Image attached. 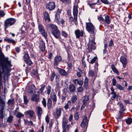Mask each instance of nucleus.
I'll list each match as a JSON object with an SVG mask.
<instances>
[{
  "instance_id": "obj_24",
  "label": "nucleus",
  "mask_w": 132,
  "mask_h": 132,
  "mask_svg": "<svg viewBox=\"0 0 132 132\" xmlns=\"http://www.w3.org/2000/svg\"><path fill=\"white\" fill-rule=\"evenodd\" d=\"M59 72L63 76H67L68 75V73L63 69H60Z\"/></svg>"
},
{
  "instance_id": "obj_27",
  "label": "nucleus",
  "mask_w": 132,
  "mask_h": 132,
  "mask_svg": "<svg viewBox=\"0 0 132 132\" xmlns=\"http://www.w3.org/2000/svg\"><path fill=\"white\" fill-rule=\"evenodd\" d=\"M69 88L70 92L72 93L76 89L75 87L73 84H71L69 85Z\"/></svg>"
},
{
  "instance_id": "obj_21",
  "label": "nucleus",
  "mask_w": 132,
  "mask_h": 132,
  "mask_svg": "<svg viewBox=\"0 0 132 132\" xmlns=\"http://www.w3.org/2000/svg\"><path fill=\"white\" fill-rule=\"evenodd\" d=\"M35 87L32 84L30 85L29 87L28 92L29 94H32L35 92Z\"/></svg>"
},
{
  "instance_id": "obj_14",
  "label": "nucleus",
  "mask_w": 132,
  "mask_h": 132,
  "mask_svg": "<svg viewBox=\"0 0 132 132\" xmlns=\"http://www.w3.org/2000/svg\"><path fill=\"white\" fill-rule=\"evenodd\" d=\"M62 59L61 56H56L54 59L53 63L54 65L56 66L57 65L59 62L61 61Z\"/></svg>"
},
{
  "instance_id": "obj_43",
  "label": "nucleus",
  "mask_w": 132,
  "mask_h": 132,
  "mask_svg": "<svg viewBox=\"0 0 132 132\" xmlns=\"http://www.w3.org/2000/svg\"><path fill=\"white\" fill-rule=\"evenodd\" d=\"M71 102L70 101H68L67 104L64 106V108L65 109H67L69 108V106L71 104Z\"/></svg>"
},
{
  "instance_id": "obj_45",
  "label": "nucleus",
  "mask_w": 132,
  "mask_h": 132,
  "mask_svg": "<svg viewBox=\"0 0 132 132\" xmlns=\"http://www.w3.org/2000/svg\"><path fill=\"white\" fill-rule=\"evenodd\" d=\"M57 75H55V72H53L51 76V81H53L55 78V76L56 77V76Z\"/></svg>"
},
{
  "instance_id": "obj_63",
  "label": "nucleus",
  "mask_w": 132,
  "mask_h": 132,
  "mask_svg": "<svg viewBox=\"0 0 132 132\" xmlns=\"http://www.w3.org/2000/svg\"><path fill=\"white\" fill-rule=\"evenodd\" d=\"M87 104H86L85 103H83V104L82 105L81 108V110H82L83 109H84L85 108V107L86 105Z\"/></svg>"
},
{
  "instance_id": "obj_30",
  "label": "nucleus",
  "mask_w": 132,
  "mask_h": 132,
  "mask_svg": "<svg viewBox=\"0 0 132 132\" xmlns=\"http://www.w3.org/2000/svg\"><path fill=\"white\" fill-rule=\"evenodd\" d=\"M77 99V96L76 95L73 94L71 98V101L72 103H75Z\"/></svg>"
},
{
  "instance_id": "obj_16",
  "label": "nucleus",
  "mask_w": 132,
  "mask_h": 132,
  "mask_svg": "<svg viewBox=\"0 0 132 132\" xmlns=\"http://www.w3.org/2000/svg\"><path fill=\"white\" fill-rule=\"evenodd\" d=\"M120 61L123 65V67L125 68L127 63V60L126 58L123 56H122L120 58Z\"/></svg>"
},
{
  "instance_id": "obj_61",
  "label": "nucleus",
  "mask_w": 132,
  "mask_h": 132,
  "mask_svg": "<svg viewBox=\"0 0 132 132\" xmlns=\"http://www.w3.org/2000/svg\"><path fill=\"white\" fill-rule=\"evenodd\" d=\"M101 1L102 2L105 4H109L108 0H101Z\"/></svg>"
},
{
  "instance_id": "obj_22",
  "label": "nucleus",
  "mask_w": 132,
  "mask_h": 132,
  "mask_svg": "<svg viewBox=\"0 0 132 132\" xmlns=\"http://www.w3.org/2000/svg\"><path fill=\"white\" fill-rule=\"evenodd\" d=\"M37 111V114L38 117L40 118L43 113L42 109L41 107L38 106L36 107Z\"/></svg>"
},
{
  "instance_id": "obj_2",
  "label": "nucleus",
  "mask_w": 132,
  "mask_h": 132,
  "mask_svg": "<svg viewBox=\"0 0 132 132\" xmlns=\"http://www.w3.org/2000/svg\"><path fill=\"white\" fill-rule=\"evenodd\" d=\"M86 28L87 30L93 36H95V28L94 26L91 22L86 23Z\"/></svg>"
},
{
  "instance_id": "obj_56",
  "label": "nucleus",
  "mask_w": 132,
  "mask_h": 132,
  "mask_svg": "<svg viewBox=\"0 0 132 132\" xmlns=\"http://www.w3.org/2000/svg\"><path fill=\"white\" fill-rule=\"evenodd\" d=\"M45 120L47 123H49L50 120V118L48 115L46 116V117Z\"/></svg>"
},
{
  "instance_id": "obj_36",
  "label": "nucleus",
  "mask_w": 132,
  "mask_h": 132,
  "mask_svg": "<svg viewBox=\"0 0 132 132\" xmlns=\"http://www.w3.org/2000/svg\"><path fill=\"white\" fill-rule=\"evenodd\" d=\"M13 117L12 115H10L7 118V121L10 123H11L13 120Z\"/></svg>"
},
{
  "instance_id": "obj_60",
  "label": "nucleus",
  "mask_w": 132,
  "mask_h": 132,
  "mask_svg": "<svg viewBox=\"0 0 132 132\" xmlns=\"http://www.w3.org/2000/svg\"><path fill=\"white\" fill-rule=\"evenodd\" d=\"M5 15V13L3 11H0V17H3Z\"/></svg>"
},
{
  "instance_id": "obj_34",
  "label": "nucleus",
  "mask_w": 132,
  "mask_h": 132,
  "mask_svg": "<svg viewBox=\"0 0 132 132\" xmlns=\"http://www.w3.org/2000/svg\"><path fill=\"white\" fill-rule=\"evenodd\" d=\"M95 75V73L93 70H90L88 72V76L89 77H93Z\"/></svg>"
},
{
  "instance_id": "obj_20",
  "label": "nucleus",
  "mask_w": 132,
  "mask_h": 132,
  "mask_svg": "<svg viewBox=\"0 0 132 132\" xmlns=\"http://www.w3.org/2000/svg\"><path fill=\"white\" fill-rule=\"evenodd\" d=\"M51 97L53 100V104L55 105L57 101L56 96L54 92H52L51 94Z\"/></svg>"
},
{
  "instance_id": "obj_1",
  "label": "nucleus",
  "mask_w": 132,
  "mask_h": 132,
  "mask_svg": "<svg viewBox=\"0 0 132 132\" xmlns=\"http://www.w3.org/2000/svg\"><path fill=\"white\" fill-rule=\"evenodd\" d=\"M12 66L11 63L0 66V85H2L3 83L4 85V93L5 94L7 92L5 87L6 80L5 77L8 76V73L11 71V67Z\"/></svg>"
},
{
  "instance_id": "obj_55",
  "label": "nucleus",
  "mask_w": 132,
  "mask_h": 132,
  "mask_svg": "<svg viewBox=\"0 0 132 132\" xmlns=\"http://www.w3.org/2000/svg\"><path fill=\"white\" fill-rule=\"evenodd\" d=\"M77 83L79 85L82 86L83 84V82L82 80H79L78 79Z\"/></svg>"
},
{
  "instance_id": "obj_42",
  "label": "nucleus",
  "mask_w": 132,
  "mask_h": 132,
  "mask_svg": "<svg viewBox=\"0 0 132 132\" xmlns=\"http://www.w3.org/2000/svg\"><path fill=\"white\" fill-rule=\"evenodd\" d=\"M116 87L117 89H118L120 90H124V88L120 84H117L116 85Z\"/></svg>"
},
{
  "instance_id": "obj_28",
  "label": "nucleus",
  "mask_w": 132,
  "mask_h": 132,
  "mask_svg": "<svg viewBox=\"0 0 132 132\" xmlns=\"http://www.w3.org/2000/svg\"><path fill=\"white\" fill-rule=\"evenodd\" d=\"M83 99L82 100V102L84 103H85L87 104L89 100L88 96H85L83 97Z\"/></svg>"
},
{
  "instance_id": "obj_40",
  "label": "nucleus",
  "mask_w": 132,
  "mask_h": 132,
  "mask_svg": "<svg viewBox=\"0 0 132 132\" xmlns=\"http://www.w3.org/2000/svg\"><path fill=\"white\" fill-rule=\"evenodd\" d=\"M126 123L128 125H130L132 123V119L131 118H128L126 119Z\"/></svg>"
},
{
  "instance_id": "obj_57",
  "label": "nucleus",
  "mask_w": 132,
  "mask_h": 132,
  "mask_svg": "<svg viewBox=\"0 0 132 132\" xmlns=\"http://www.w3.org/2000/svg\"><path fill=\"white\" fill-rule=\"evenodd\" d=\"M62 35L63 36L65 37H67L68 36L67 34L64 31H62Z\"/></svg>"
},
{
  "instance_id": "obj_4",
  "label": "nucleus",
  "mask_w": 132,
  "mask_h": 132,
  "mask_svg": "<svg viewBox=\"0 0 132 132\" xmlns=\"http://www.w3.org/2000/svg\"><path fill=\"white\" fill-rule=\"evenodd\" d=\"M78 6L77 5H75L74 6L73 9V13L74 18L71 16L69 17V20L70 22L74 21L75 20L76 23L77 22V15L78 14Z\"/></svg>"
},
{
  "instance_id": "obj_41",
  "label": "nucleus",
  "mask_w": 132,
  "mask_h": 132,
  "mask_svg": "<svg viewBox=\"0 0 132 132\" xmlns=\"http://www.w3.org/2000/svg\"><path fill=\"white\" fill-rule=\"evenodd\" d=\"M119 106L120 108V111L121 112L124 111L125 109L123 105L121 103H119Z\"/></svg>"
},
{
  "instance_id": "obj_17",
  "label": "nucleus",
  "mask_w": 132,
  "mask_h": 132,
  "mask_svg": "<svg viewBox=\"0 0 132 132\" xmlns=\"http://www.w3.org/2000/svg\"><path fill=\"white\" fill-rule=\"evenodd\" d=\"M55 20L58 24H60L61 23L62 24L64 23V20L60 18V16H55Z\"/></svg>"
},
{
  "instance_id": "obj_23",
  "label": "nucleus",
  "mask_w": 132,
  "mask_h": 132,
  "mask_svg": "<svg viewBox=\"0 0 132 132\" xmlns=\"http://www.w3.org/2000/svg\"><path fill=\"white\" fill-rule=\"evenodd\" d=\"M111 94L113 95L111 97V99L112 100H113L116 97L117 94H116V92H114V89L113 87H111Z\"/></svg>"
},
{
  "instance_id": "obj_10",
  "label": "nucleus",
  "mask_w": 132,
  "mask_h": 132,
  "mask_svg": "<svg viewBox=\"0 0 132 132\" xmlns=\"http://www.w3.org/2000/svg\"><path fill=\"white\" fill-rule=\"evenodd\" d=\"M5 103L1 98H0V114H2L1 113H4L5 106Z\"/></svg>"
},
{
  "instance_id": "obj_9",
  "label": "nucleus",
  "mask_w": 132,
  "mask_h": 132,
  "mask_svg": "<svg viewBox=\"0 0 132 132\" xmlns=\"http://www.w3.org/2000/svg\"><path fill=\"white\" fill-rule=\"evenodd\" d=\"M39 31L42 34V35L45 38H47V32L44 29L43 26L41 24H39L38 26Z\"/></svg>"
},
{
  "instance_id": "obj_8",
  "label": "nucleus",
  "mask_w": 132,
  "mask_h": 132,
  "mask_svg": "<svg viewBox=\"0 0 132 132\" xmlns=\"http://www.w3.org/2000/svg\"><path fill=\"white\" fill-rule=\"evenodd\" d=\"M24 55L23 58L24 61L28 65H31L32 63L30 59L28 54L26 52H24Z\"/></svg>"
},
{
  "instance_id": "obj_7",
  "label": "nucleus",
  "mask_w": 132,
  "mask_h": 132,
  "mask_svg": "<svg viewBox=\"0 0 132 132\" xmlns=\"http://www.w3.org/2000/svg\"><path fill=\"white\" fill-rule=\"evenodd\" d=\"M63 110L62 108H57L56 109V112L53 113L54 118L56 119L59 118L61 116L62 111Z\"/></svg>"
},
{
  "instance_id": "obj_15",
  "label": "nucleus",
  "mask_w": 132,
  "mask_h": 132,
  "mask_svg": "<svg viewBox=\"0 0 132 132\" xmlns=\"http://www.w3.org/2000/svg\"><path fill=\"white\" fill-rule=\"evenodd\" d=\"M39 48L42 52H44L45 50V44L42 40H41L39 43Z\"/></svg>"
},
{
  "instance_id": "obj_3",
  "label": "nucleus",
  "mask_w": 132,
  "mask_h": 132,
  "mask_svg": "<svg viewBox=\"0 0 132 132\" xmlns=\"http://www.w3.org/2000/svg\"><path fill=\"white\" fill-rule=\"evenodd\" d=\"M95 37L93 36V37H90L89 39V42L88 44V49L90 51L92 50H94L95 49L96 43L95 42Z\"/></svg>"
},
{
  "instance_id": "obj_38",
  "label": "nucleus",
  "mask_w": 132,
  "mask_h": 132,
  "mask_svg": "<svg viewBox=\"0 0 132 132\" xmlns=\"http://www.w3.org/2000/svg\"><path fill=\"white\" fill-rule=\"evenodd\" d=\"M8 104L9 105L12 106L14 105V99H11L9 100L8 101Z\"/></svg>"
},
{
  "instance_id": "obj_44",
  "label": "nucleus",
  "mask_w": 132,
  "mask_h": 132,
  "mask_svg": "<svg viewBox=\"0 0 132 132\" xmlns=\"http://www.w3.org/2000/svg\"><path fill=\"white\" fill-rule=\"evenodd\" d=\"M74 118L75 120H78L79 119V115L78 112H76L75 114Z\"/></svg>"
},
{
  "instance_id": "obj_49",
  "label": "nucleus",
  "mask_w": 132,
  "mask_h": 132,
  "mask_svg": "<svg viewBox=\"0 0 132 132\" xmlns=\"http://www.w3.org/2000/svg\"><path fill=\"white\" fill-rule=\"evenodd\" d=\"M42 103L44 107L45 108L46 106V103L45 99V98H43V100L42 101Z\"/></svg>"
},
{
  "instance_id": "obj_5",
  "label": "nucleus",
  "mask_w": 132,
  "mask_h": 132,
  "mask_svg": "<svg viewBox=\"0 0 132 132\" xmlns=\"http://www.w3.org/2000/svg\"><path fill=\"white\" fill-rule=\"evenodd\" d=\"M16 21L15 19L10 18L7 19L4 22V29L5 30L9 26L13 25Z\"/></svg>"
},
{
  "instance_id": "obj_48",
  "label": "nucleus",
  "mask_w": 132,
  "mask_h": 132,
  "mask_svg": "<svg viewBox=\"0 0 132 132\" xmlns=\"http://www.w3.org/2000/svg\"><path fill=\"white\" fill-rule=\"evenodd\" d=\"M23 98L24 103L25 104H27L28 102V100L27 99V97L26 96L24 95L23 96Z\"/></svg>"
},
{
  "instance_id": "obj_62",
  "label": "nucleus",
  "mask_w": 132,
  "mask_h": 132,
  "mask_svg": "<svg viewBox=\"0 0 132 132\" xmlns=\"http://www.w3.org/2000/svg\"><path fill=\"white\" fill-rule=\"evenodd\" d=\"M73 118V115L72 114H71L69 118V120L70 122H71Z\"/></svg>"
},
{
  "instance_id": "obj_50",
  "label": "nucleus",
  "mask_w": 132,
  "mask_h": 132,
  "mask_svg": "<svg viewBox=\"0 0 132 132\" xmlns=\"http://www.w3.org/2000/svg\"><path fill=\"white\" fill-rule=\"evenodd\" d=\"M83 89L82 87H80L77 88V91L78 93H81L83 91Z\"/></svg>"
},
{
  "instance_id": "obj_11",
  "label": "nucleus",
  "mask_w": 132,
  "mask_h": 132,
  "mask_svg": "<svg viewBox=\"0 0 132 132\" xmlns=\"http://www.w3.org/2000/svg\"><path fill=\"white\" fill-rule=\"evenodd\" d=\"M47 9L50 11H52L54 10L55 7V4L54 2H50L46 5Z\"/></svg>"
},
{
  "instance_id": "obj_37",
  "label": "nucleus",
  "mask_w": 132,
  "mask_h": 132,
  "mask_svg": "<svg viewBox=\"0 0 132 132\" xmlns=\"http://www.w3.org/2000/svg\"><path fill=\"white\" fill-rule=\"evenodd\" d=\"M111 68L113 71L116 73L118 74L119 72L117 70V69L115 67V66L114 64H112L111 65Z\"/></svg>"
},
{
  "instance_id": "obj_35",
  "label": "nucleus",
  "mask_w": 132,
  "mask_h": 132,
  "mask_svg": "<svg viewBox=\"0 0 132 132\" xmlns=\"http://www.w3.org/2000/svg\"><path fill=\"white\" fill-rule=\"evenodd\" d=\"M88 79L87 77H85V79L84 81V86L87 89L88 87Z\"/></svg>"
},
{
  "instance_id": "obj_33",
  "label": "nucleus",
  "mask_w": 132,
  "mask_h": 132,
  "mask_svg": "<svg viewBox=\"0 0 132 132\" xmlns=\"http://www.w3.org/2000/svg\"><path fill=\"white\" fill-rule=\"evenodd\" d=\"M79 71L77 72V76L79 78H80V79L82 78V77L81 75L82 73V71L79 69Z\"/></svg>"
},
{
  "instance_id": "obj_59",
  "label": "nucleus",
  "mask_w": 132,
  "mask_h": 132,
  "mask_svg": "<svg viewBox=\"0 0 132 132\" xmlns=\"http://www.w3.org/2000/svg\"><path fill=\"white\" fill-rule=\"evenodd\" d=\"M66 96L65 94L63 95L61 97V99L62 100V101L64 102Z\"/></svg>"
},
{
  "instance_id": "obj_53",
  "label": "nucleus",
  "mask_w": 132,
  "mask_h": 132,
  "mask_svg": "<svg viewBox=\"0 0 132 132\" xmlns=\"http://www.w3.org/2000/svg\"><path fill=\"white\" fill-rule=\"evenodd\" d=\"M51 88V87L50 86H49L48 87L47 90V93L48 95L50 93Z\"/></svg>"
},
{
  "instance_id": "obj_32",
  "label": "nucleus",
  "mask_w": 132,
  "mask_h": 132,
  "mask_svg": "<svg viewBox=\"0 0 132 132\" xmlns=\"http://www.w3.org/2000/svg\"><path fill=\"white\" fill-rule=\"evenodd\" d=\"M5 41L7 42L8 43H11L13 44H15L16 43L12 39H10L8 38H6L4 39Z\"/></svg>"
},
{
  "instance_id": "obj_6",
  "label": "nucleus",
  "mask_w": 132,
  "mask_h": 132,
  "mask_svg": "<svg viewBox=\"0 0 132 132\" xmlns=\"http://www.w3.org/2000/svg\"><path fill=\"white\" fill-rule=\"evenodd\" d=\"M54 36L57 38H59L60 35V32L57 29V27L55 25L52 24L50 25Z\"/></svg>"
},
{
  "instance_id": "obj_12",
  "label": "nucleus",
  "mask_w": 132,
  "mask_h": 132,
  "mask_svg": "<svg viewBox=\"0 0 132 132\" xmlns=\"http://www.w3.org/2000/svg\"><path fill=\"white\" fill-rule=\"evenodd\" d=\"M24 114L27 116H29L30 118L34 117L35 115V112L32 110H30L26 111Z\"/></svg>"
},
{
  "instance_id": "obj_29",
  "label": "nucleus",
  "mask_w": 132,
  "mask_h": 132,
  "mask_svg": "<svg viewBox=\"0 0 132 132\" xmlns=\"http://www.w3.org/2000/svg\"><path fill=\"white\" fill-rule=\"evenodd\" d=\"M89 60V62L90 64H93L94 63L96 60H98V58L97 56H95L93 59L90 58Z\"/></svg>"
},
{
  "instance_id": "obj_13",
  "label": "nucleus",
  "mask_w": 132,
  "mask_h": 132,
  "mask_svg": "<svg viewBox=\"0 0 132 132\" xmlns=\"http://www.w3.org/2000/svg\"><path fill=\"white\" fill-rule=\"evenodd\" d=\"M75 33L77 38H79L80 37H82L84 36V32L82 30L77 29L75 31Z\"/></svg>"
},
{
  "instance_id": "obj_18",
  "label": "nucleus",
  "mask_w": 132,
  "mask_h": 132,
  "mask_svg": "<svg viewBox=\"0 0 132 132\" xmlns=\"http://www.w3.org/2000/svg\"><path fill=\"white\" fill-rule=\"evenodd\" d=\"M40 97L38 94H34L32 96L31 100L32 101L37 102L39 101Z\"/></svg>"
},
{
  "instance_id": "obj_39",
  "label": "nucleus",
  "mask_w": 132,
  "mask_h": 132,
  "mask_svg": "<svg viewBox=\"0 0 132 132\" xmlns=\"http://www.w3.org/2000/svg\"><path fill=\"white\" fill-rule=\"evenodd\" d=\"M124 114L122 112L120 111L119 113L118 114L117 117V119H121L124 116Z\"/></svg>"
},
{
  "instance_id": "obj_19",
  "label": "nucleus",
  "mask_w": 132,
  "mask_h": 132,
  "mask_svg": "<svg viewBox=\"0 0 132 132\" xmlns=\"http://www.w3.org/2000/svg\"><path fill=\"white\" fill-rule=\"evenodd\" d=\"M68 122V120L66 119H64L62 122L63 131H66V127L67 126V124Z\"/></svg>"
},
{
  "instance_id": "obj_46",
  "label": "nucleus",
  "mask_w": 132,
  "mask_h": 132,
  "mask_svg": "<svg viewBox=\"0 0 132 132\" xmlns=\"http://www.w3.org/2000/svg\"><path fill=\"white\" fill-rule=\"evenodd\" d=\"M16 117L19 118H20L22 117H23L24 116V115L19 112H18L16 115Z\"/></svg>"
},
{
  "instance_id": "obj_58",
  "label": "nucleus",
  "mask_w": 132,
  "mask_h": 132,
  "mask_svg": "<svg viewBox=\"0 0 132 132\" xmlns=\"http://www.w3.org/2000/svg\"><path fill=\"white\" fill-rule=\"evenodd\" d=\"M112 84L113 86H116L117 83V81L116 79H113L112 80Z\"/></svg>"
},
{
  "instance_id": "obj_47",
  "label": "nucleus",
  "mask_w": 132,
  "mask_h": 132,
  "mask_svg": "<svg viewBox=\"0 0 132 132\" xmlns=\"http://www.w3.org/2000/svg\"><path fill=\"white\" fill-rule=\"evenodd\" d=\"M83 118L82 120V121H83L84 122H87L88 123V121L87 119V118L86 116H83L82 117Z\"/></svg>"
},
{
  "instance_id": "obj_52",
  "label": "nucleus",
  "mask_w": 132,
  "mask_h": 132,
  "mask_svg": "<svg viewBox=\"0 0 132 132\" xmlns=\"http://www.w3.org/2000/svg\"><path fill=\"white\" fill-rule=\"evenodd\" d=\"M60 76L58 75L56 76L55 80L56 82H59L60 81Z\"/></svg>"
},
{
  "instance_id": "obj_25",
  "label": "nucleus",
  "mask_w": 132,
  "mask_h": 132,
  "mask_svg": "<svg viewBox=\"0 0 132 132\" xmlns=\"http://www.w3.org/2000/svg\"><path fill=\"white\" fill-rule=\"evenodd\" d=\"M44 18L46 21H47L48 22L50 21L49 15L47 12H45L44 13Z\"/></svg>"
},
{
  "instance_id": "obj_54",
  "label": "nucleus",
  "mask_w": 132,
  "mask_h": 132,
  "mask_svg": "<svg viewBox=\"0 0 132 132\" xmlns=\"http://www.w3.org/2000/svg\"><path fill=\"white\" fill-rule=\"evenodd\" d=\"M61 10H60L59 9H58L57 10V11L56 13L55 16H60V14L61 13Z\"/></svg>"
},
{
  "instance_id": "obj_26",
  "label": "nucleus",
  "mask_w": 132,
  "mask_h": 132,
  "mask_svg": "<svg viewBox=\"0 0 132 132\" xmlns=\"http://www.w3.org/2000/svg\"><path fill=\"white\" fill-rule=\"evenodd\" d=\"M104 22L108 24H109L111 22V19L109 15H106L105 17Z\"/></svg>"
},
{
  "instance_id": "obj_51",
  "label": "nucleus",
  "mask_w": 132,
  "mask_h": 132,
  "mask_svg": "<svg viewBox=\"0 0 132 132\" xmlns=\"http://www.w3.org/2000/svg\"><path fill=\"white\" fill-rule=\"evenodd\" d=\"M88 123L87 122H84L83 121H82L80 124V126L82 128L85 127L86 125Z\"/></svg>"
},
{
  "instance_id": "obj_31",
  "label": "nucleus",
  "mask_w": 132,
  "mask_h": 132,
  "mask_svg": "<svg viewBox=\"0 0 132 132\" xmlns=\"http://www.w3.org/2000/svg\"><path fill=\"white\" fill-rule=\"evenodd\" d=\"M52 101L51 99L50 98H48V100L47 103V106L48 109H50L52 105Z\"/></svg>"
},
{
  "instance_id": "obj_64",
  "label": "nucleus",
  "mask_w": 132,
  "mask_h": 132,
  "mask_svg": "<svg viewBox=\"0 0 132 132\" xmlns=\"http://www.w3.org/2000/svg\"><path fill=\"white\" fill-rule=\"evenodd\" d=\"M98 19L100 21H104L103 18L101 16H98Z\"/></svg>"
}]
</instances>
